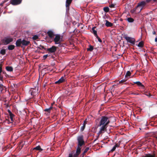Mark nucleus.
<instances>
[{
  "label": "nucleus",
  "instance_id": "f257e3e1",
  "mask_svg": "<svg viewBox=\"0 0 157 157\" xmlns=\"http://www.w3.org/2000/svg\"><path fill=\"white\" fill-rule=\"evenodd\" d=\"M109 122V119L108 117L105 116L101 117L98 125V126L100 127L99 131L98 133V136L105 132V129L106 128L107 125Z\"/></svg>",
  "mask_w": 157,
  "mask_h": 157
},
{
  "label": "nucleus",
  "instance_id": "f03ea898",
  "mask_svg": "<svg viewBox=\"0 0 157 157\" xmlns=\"http://www.w3.org/2000/svg\"><path fill=\"white\" fill-rule=\"evenodd\" d=\"M53 40L55 44H60L63 41V36L59 34H55Z\"/></svg>",
  "mask_w": 157,
  "mask_h": 157
},
{
  "label": "nucleus",
  "instance_id": "7ed1b4c3",
  "mask_svg": "<svg viewBox=\"0 0 157 157\" xmlns=\"http://www.w3.org/2000/svg\"><path fill=\"white\" fill-rule=\"evenodd\" d=\"M146 4L145 2L143 1L139 3L136 8V12H140Z\"/></svg>",
  "mask_w": 157,
  "mask_h": 157
},
{
  "label": "nucleus",
  "instance_id": "20e7f679",
  "mask_svg": "<svg viewBox=\"0 0 157 157\" xmlns=\"http://www.w3.org/2000/svg\"><path fill=\"white\" fill-rule=\"evenodd\" d=\"M13 40V38L12 37L8 36L5 37L3 41L4 44L6 45L12 42Z\"/></svg>",
  "mask_w": 157,
  "mask_h": 157
},
{
  "label": "nucleus",
  "instance_id": "39448f33",
  "mask_svg": "<svg viewBox=\"0 0 157 157\" xmlns=\"http://www.w3.org/2000/svg\"><path fill=\"white\" fill-rule=\"evenodd\" d=\"M77 140L78 142V146H81L84 143L83 136H79L78 137Z\"/></svg>",
  "mask_w": 157,
  "mask_h": 157
},
{
  "label": "nucleus",
  "instance_id": "423d86ee",
  "mask_svg": "<svg viewBox=\"0 0 157 157\" xmlns=\"http://www.w3.org/2000/svg\"><path fill=\"white\" fill-rule=\"evenodd\" d=\"M30 93L31 95L34 96L36 95L38 93V89L37 88H31L30 90Z\"/></svg>",
  "mask_w": 157,
  "mask_h": 157
},
{
  "label": "nucleus",
  "instance_id": "0eeeda50",
  "mask_svg": "<svg viewBox=\"0 0 157 157\" xmlns=\"http://www.w3.org/2000/svg\"><path fill=\"white\" fill-rule=\"evenodd\" d=\"M48 36L51 39H53L54 36H55V34L53 31L52 30H49L48 31L47 33Z\"/></svg>",
  "mask_w": 157,
  "mask_h": 157
},
{
  "label": "nucleus",
  "instance_id": "6e6552de",
  "mask_svg": "<svg viewBox=\"0 0 157 157\" xmlns=\"http://www.w3.org/2000/svg\"><path fill=\"white\" fill-rule=\"evenodd\" d=\"M125 39L128 42L131 44H133L135 42V40L133 38L127 36L125 37Z\"/></svg>",
  "mask_w": 157,
  "mask_h": 157
},
{
  "label": "nucleus",
  "instance_id": "1a4fd4ad",
  "mask_svg": "<svg viewBox=\"0 0 157 157\" xmlns=\"http://www.w3.org/2000/svg\"><path fill=\"white\" fill-rule=\"evenodd\" d=\"M22 0H11V4L13 5H16L20 4Z\"/></svg>",
  "mask_w": 157,
  "mask_h": 157
},
{
  "label": "nucleus",
  "instance_id": "9d476101",
  "mask_svg": "<svg viewBox=\"0 0 157 157\" xmlns=\"http://www.w3.org/2000/svg\"><path fill=\"white\" fill-rule=\"evenodd\" d=\"M56 46H53L51 48H48L47 50L51 53H54L56 51Z\"/></svg>",
  "mask_w": 157,
  "mask_h": 157
},
{
  "label": "nucleus",
  "instance_id": "9b49d317",
  "mask_svg": "<svg viewBox=\"0 0 157 157\" xmlns=\"http://www.w3.org/2000/svg\"><path fill=\"white\" fill-rule=\"evenodd\" d=\"M65 80V78L64 77H62L58 81H56L55 82V83L60 84L64 82Z\"/></svg>",
  "mask_w": 157,
  "mask_h": 157
},
{
  "label": "nucleus",
  "instance_id": "f8f14e48",
  "mask_svg": "<svg viewBox=\"0 0 157 157\" xmlns=\"http://www.w3.org/2000/svg\"><path fill=\"white\" fill-rule=\"evenodd\" d=\"M22 44V40L21 39L17 40L16 41V44L17 46H20Z\"/></svg>",
  "mask_w": 157,
  "mask_h": 157
},
{
  "label": "nucleus",
  "instance_id": "ddd939ff",
  "mask_svg": "<svg viewBox=\"0 0 157 157\" xmlns=\"http://www.w3.org/2000/svg\"><path fill=\"white\" fill-rule=\"evenodd\" d=\"M30 43V42L29 41H26L25 40H22V44L23 45L27 46Z\"/></svg>",
  "mask_w": 157,
  "mask_h": 157
},
{
  "label": "nucleus",
  "instance_id": "4468645a",
  "mask_svg": "<svg viewBox=\"0 0 157 157\" xmlns=\"http://www.w3.org/2000/svg\"><path fill=\"white\" fill-rule=\"evenodd\" d=\"M105 25L107 27H111L113 26V24L107 20H105Z\"/></svg>",
  "mask_w": 157,
  "mask_h": 157
},
{
  "label": "nucleus",
  "instance_id": "2eb2a0df",
  "mask_svg": "<svg viewBox=\"0 0 157 157\" xmlns=\"http://www.w3.org/2000/svg\"><path fill=\"white\" fill-rule=\"evenodd\" d=\"M72 2V0H67L66 2V6L67 8L69 7Z\"/></svg>",
  "mask_w": 157,
  "mask_h": 157
},
{
  "label": "nucleus",
  "instance_id": "dca6fc26",
  "mask_svg": "<svg viewBox=\"0 0 157 157\" xmlns=\"http://www.w3.org/2000/svg\"><path fill=\"white\" fill-rule=\"evenodd\" d=\"M86 120L85 121H84L83 125L81 127V130L82 131H83L85 127V126L86 124Z\"/></svg>",
  "mask_w": 157,
  "mask_h": 157
},
{
  "label": "nucleus",
  "instance_id": "f3484780",
  "mask_svg": "<svg viewBox=\"0 0 157 157\" xmlns=\"http://www.w3.org/2000/svg\"><path fill=\"white\" fill-rule=\"evenodd\" d=\"M6 70L9 71H12L13 70V68L11 67H6Z\"/></svg>",
  "mask_w": 157,
  "mask_h": 157
},
{
  "label": "nucleus",
  "instance_id": "a211bd4d",
  "mask_svg": "<svg viewBox=\"0 0 157 157\" xmlns=\"http://www.w3.org/2000/svg\"><path fill=\"white\" fill-rule=\"evenodd\" d=\"M131 73L130 71H128L127 72V73L125 75V78H126L128 79V77H129L131 75Z\"/></svg>",
  "mask_w": 157,
  "mask_h": 157
},
{
  "label": "nucleus",
  "instance_id": "6ab92c4d",
  "mask_svg": "<svg viewBox=\"0 0 157 157\" xmlns=\"http://www.w3.org/2000/svg\"><path fill=\"white\" fill-rule=\"evenodd\" d=\"M6 50L5 49H2L0 50V53L2 55H5L6 54Z\"/></svg>",
  "mask_w": 157,
  "mask_h": 157
},
{
  "label": "nucleus",
  "instance_id": "aec40b11",
  "mask_svg": "<svg viewBox=\"0 0 157 157\" xmlns=\"http://www.w3.org/2000/svg\"><path fill=\"white\" fill-rule=\"evenodd\" d=\"M135 84H136L138 86H143V85L142 83L139 81L136 82H134Z\"/></svg>",
  "mask_w": 157,
  "mask_h": 157
},
{
  "label": "nucleus",
  "instance_id": "412c9836",
  "mask_svg": "<svg viewBox=\"0 0 157 157\" xmlns=\"http://www.w3.org/2000/svg\"><path fill=\"white\" fill-rule=\"evenodd\" d=\"M119 146V145L117 144H116L115 146L113 147V148L111 149V151H114L116 149V147H117Z\"/></svg>",
  "mask_w": 157,
  "mask_h": 157
},
{
  "label": "nucleus",
  "instance_id": "4be33fe9",
  "mask_svg": "<svg viewBox=\"0 0 157 157\" xmlns=\"http://www.w3.org/2000/svg\"><path fill=\"white\" fill-rule=\"evenodd\" d=\"M95 27H93L92 29V31L93 33L94 34V35L95 36H97V32L95 30Z\"/></svg>",
  "mask_w": 157,
  "mask_h": 157
},
{
  "label": "nucleus",
  "instance_id": "5701e85b",
  "mask_svg": "<svg viewBox=\"0 0 157 157\" xmlns=\"http://www.w3.org/2000/svg\"><path fill=\"white\" fill-rule=\"evenodd\" d=\"M14 46L13 45H10L8 47L9 50H12L14 48Z\"/></svg>",
  "mask_w": 157,
  "mask_h": 157
},
{
  "label": "nucleus",
  "instance_id": "b1692460",
  "mask_svg": "<svg viewBox=\"0 0 157 157\" xmlns=\"http://www.w3.org/2000/svg\"><path fill=\"white\" fill-rule=\"evenodd\" d=\"M127 20L129 22H132L134 20L131 17H128L127 18Z\"/></svg>",
  "mask_w": 157,
  "mask_h": 157
},
{
  "label": "nucleus",
  "instance_id": "393cba45",
  "mask_svg": "<svg viewBox=\"0 0 157 157\" xmlns=\"http://www.w3.org/2000/svg\"><path fill=\"white\" fill-rule=\"evenodd\" d=\"M33 149H36L37 150H42V149L40 147V146H38L33 148Z\"/></svg>",
  "mask_w": 157,
  "mask_h": 157
},
{
  "label": "nucleus",
  "instance_id": "a878e982",
  "mask_svg": "<svg viewBox=\"0 0 157 157\" xmlns=\"http://www.w3.org/2000/svg\"><path fill=\"white\" fill-rule=\"evenodd\" d=\"M104 11L105 12H108L109 10V8L107 7H105L103 8Z\"/></svg>",
  "mask_w": 157,
  "mask_h": 157
},
{
  "label": "nucleus",
  "instance_id": "bb28decb",
  "mask_svg": "<svg viewBox=\"0 0 157 157\" xmlns=\"http://www.w3.org/2000/svg\"><path fill=\"white\" fill-rule=\"evenodd\" d=\"M79 146H78L76 150V153L79 154L81 152V148L79 147Z\"/></svg>",
  "mask_w": 157,
  "mask_h": 157
},
{
  "label": "nucleus",
  "instance_id": "cd10ccee",
  "mask_svg": "<svg viewBox=\"0 0 157 157\" xmlns=\"http://www.w3.org/2000/svg\"><path fill=\"white\" fill-rule=\"evenodd\" d=\"M143 45V43L142 41H141L140 42L137 46L138 47H142Z\"/></svg>",
  "mask_w": 157,
  "mask_h": 157
},
{
  "label": "nucleus",
  "instance_id": "c85d7f7f",
  "mask_svg": "<svg viewBox=\"0 0 157 157\" xmlns=\"http://www.w3.org/2000/svg\"><path fill=\"white\" fill-rule=\"evenodd\" d=\"M128 79V78H125L124 79H122L119 82V83H123L126 82Z\"/></svg>",
  "mask_w": 157,
  "mask_h": 157
},
{
  "label": "nucleus",
  "instance_id": "c756f323",
  "mask_svg": "<svg viewBox=\"0 0 157 157\" xmlns=\"http://www.w3.org/2000/svg\"><path fill=\"white\" fill-rule=\"evenodd\" d=\"M93 49V47L91 46H90L89 48H87V50L88 51H91Z\"/></svg>",
  "mask_w": 157,
  "mask_h": 157
},
{
  "label": "nucleus",
  "instance_id": "7c9ffc66",
  "mask_svg": "<svg viewBox=\"0 0 157 157\" xmlns=\"http://www.w3.org/2000/svg\"><path fill=\"white\" fill-rule=\"evenodd\" d=\"M75 153V151H72V153L69 154L68 157H73V154Z\"/></svg>",
  "mask_w": 157,
  "mask_h": 157
},
{
  "label": "nucleus",
  "instance_id": "2f4dec72",
  "mask_svg": "<svg viewBox=\"0 0 157 157\" xmlns=\"http://www.w3.org/2000/svg\"><path fill=\"white\" fill-rule=\"evenodd\" d=\"M38 38V36L37 35H34L33 37V39L34 40H36Z\"/></svg>",
  "mask_w": 157,
  "mask_h": 157
},
{
  "label": "nucleus",
  "instance_id": "473e14b6",
  "mask_svg": "<svg viewBox=\"0 0 157 157\" xmlns=\"http://www.w3.org/2000/svg\"><path fill=\"white\" fill-rule=\"evenodd\" d=\"M79 154L76 153H74V154H73V157H77L78 155Z\"/></svg>",
  "mask_w": 157,
  "mask_h": 157
},
{
  "label": "nucleus",
  "instance_id": "72a5a7b5",
  "mask_svg": "<svg viewBox=\"0 0 157 157\" xmlns=\"http://www.w3.org/2000/svg\"><path fill=\"white\" fill-rule=\"evenodd\" d=\"M52 108V107H50L49 108L46 109H45L44 110L46 111H48V112Z\"/></svg>",
  "mask_w": 157,
  "mask_h": 157
},
{
  "label": "nucleus",
  "instance_id": "f704fd0d",
  "mask_svg": "<svg viewBox=\"0 0 157 157\" xmlns=\"http://www.w3.org/2000/svg\"><path fill=\"white\" fill-rule=\"evenodd\" d=\"M89 148L88 147L86 148L84 150L83 153H86L89 150Z\"/></svg>",
  "mask_w": 157,
  "mask_h": 157
},
{
  "label": "nucleus",
  "instance_id": "c9c22d12",
  "mask_svg": "<svg viewBox=\"0 0 157 157\" xmlns=\"http://www.w3.org/2000/svg\"><path fill=\"white\" fill-rule=\"evenodd\" d=\"M2 87L3 85L2 84H0V90H1V91H2L3 89V88Z\"/></svg>",
  "mask_w": 157,
  "mask_h": 157
},
{
  "label": "nucleus",
  "instance_id": "e433bc0d",
  "mask_svg": "<svg viewBox=\"0 0 157 157\" xmlns=\"http://www.w3.org/2000/svg\"><path fill=\"white\" fill-rule=\"evenodd\" d=\"M151 0H146V2H150ZM157 0H152V1L154 2H156Z\"/></svg>",
  "mask_w": 157,
  "mask_h": 157
},
{
  "label": "nucleus",
  "instance_id": "4c0bfd02",
  "mask_svg": "<svg viewBox=\"0 0 157 157\" xmlns=\"http://www.w3.org/2000/svg\"><path fill=\"white\" fill-rule=\"evenodd\" d=\"M48 54H47V55H44L43 56V58L44 59H46L47 57L48 56Z\"/></svg>",
  "mask_w": 157,
  "mask_h": 157
},
{
  "label": "nucleus",
  "instance_id": "58836bf2",
  "mask_svg": "<svg viewBox=\"0 0 157 157\" xmlns=\"http://www.w3.org/2000/svg\"><path fill=\"white\" fill-rule=\"evenodd\" d=\"M96 36L97 37L98 41H99L100 42H102L101 40L99 37H98V36Z\"/></svg>",
  "mask_w": 157,
  "mask_h": 157
},
{
  "label": "nucleus",
  "instance_id": "ea45409f",
  "mask_svg": "<svg viewBox=\"0 0 157 157\" xmlns=\"http://www.w3.org/2000/svg\"><path fill=\"white\" fill-rule=\"evenodd\" d=\"M146 95L147 96H151L150 94L149 93H146Z\"/></svg>",
  "mask_w": 157,
  "mask_h": 157
},
{
  "label": "nucleus",
  "instance_id": "a19ab883",
  "mask_svg": "<svg viewBox=\"0 0 157 157\" xmlns=\"http://www.w3.org/2000/svg\"><path fill=\"white\" fill-rule=\"evenodd\" d=\"M10 118L11 120V121H12L13 118H12V115H13V114L11 113V114H10Z\"/></svg>",
  "mask_w": 157,
  "mask_h": 157
},
{
  "label": "nucleus",
  "instance_id": "79ce46f5",
  "mask_svg": "<svg viewBox=\"0 0 157 157\" xmlns=\"http://www.w3.org/2000/svg\"><path fill=\"white\" fill-rule=\"evenodd\" d=\"M2 72V68L0 66V75L1 74V73Z\"/></svg>",
  "mask_w": 157,
  "mask_h": 157
},
{
  "label": "nucleus",
  "instance_id": "37998d69",
  "mask_svg": "<svg viewBox=\"0 0 157 157\" xmlns=\"http://www.w3.org/2000/svg\"><path fill=\"white\" fill-rule=\"evenodd\" d=\"M114 5L113 4H111L109 6L111 7H114Z\"/></svg>",
  "mask_w": 157,
  "mask_h": 157
},
{
  "label": "nucleus",
  "instance_id": "c03bdc74",
  "mask_svg": "<svg viewBox=\"0 0 157 157\" xmlns=\"http://www.w3.org/2000/svg\"><path fill=\"white\" fill-rule=\"evenodd\" d=\"M0 80L2 81V77L1 76V75H0Z\"/></svg>",
  "mask_w": 157,
  "mask_h": 157
},
{
  "label": "nucleus",
  "instance_id": "a18cd8bd",
  "mask_svg": "<svg viewBox=\"0 0 157 157\" xmlns=\"http://www.w3.org/2000/svg\"><path fill=\"white\" fill-rule=\"evenodd\" d=\"M155 42H157V38H156L155 39Z\"/></svg>",
  "mask_w": 157,
  "mask_h": 157
},
{
  "label": "nucleus",
  "instance_id": "49530a36",
  "mask_svg": "<svg viewBox=\"0 0 157 157\" xmlns=\"http://www.w3.org/2000/svg\"><path fill=\"white\" fill-rule=\"evenodd\" d=\"M153 33V34H155V31H154V32Z\"/></svg>",
  "mask_w": 157,
  "mask_h": 157
}]
</instances>
